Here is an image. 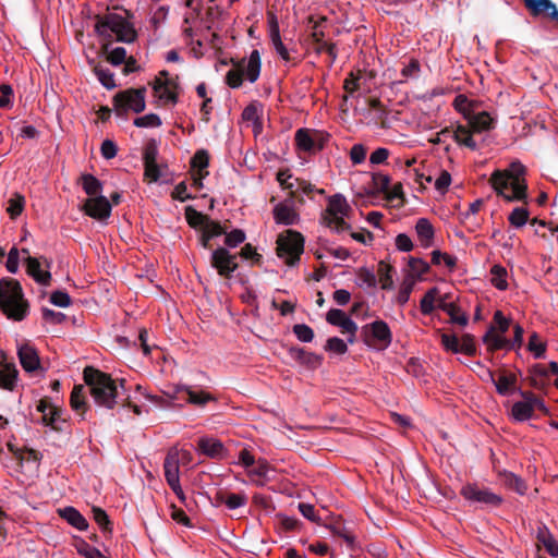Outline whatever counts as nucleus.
<instances>
[{"label": "nucleus", "instance_id": "f257e3e1", "mask_svg": "<svg viewBox=\"0 0 558 558\" xmlns=\"http://www.w3.org/2000/svg\"><path fill=\"white\" fill-rule=\"evenodd\" d=\"M526 168L520 161H512L505 170L492 173L489 183L497 195L507 202H526Z\"/></svg>", "mask_w": 558, "mask_h": 558}, {"label": "nucleus", "instance_id": "f03ea898", "mask_svg": "<svg viewBox=\"0 0 558 558\" xmlns=\"http://www.w3.org/2000/svg\"><path fill=\"white\" fill-rule=\"evenodd\" d=\"M83 378L96 405L112 410L118 404L120 391L114 379L93 366H86Z\"/></svg>", "mask_w": 558, "mask_h": 558}, {"label": "nucleus", "instance_id": "7ed1b4c3", "mask_svg": "<svg viewBox=\"0 0 558 558\" xmlns=\"http://www.w3.org/2000/svg\"><path fill=\"white\" fill-rule=\"evenodd\" d=\"M0 308L12 320H23L29 310L21 283L13 278L0 279Z\"/></svg>", "mask_w": 558, "mask_h": 558}, {"label": "nucleus", "instance_id": "20e7f679", "mask_svg": "<svg viewBox=\"0 0 558 558\" xmlns=\"http://www.w3.org/2000/svg\"><path fill=\"white\" fill-rule=\"evenodd\" d=\"M95 32L104 39L122 43H133L136 37V31L133 25L122 15L117 13H106L98 15L95 24Z\"/></svg>", "mask_w": 558, "mask_h": 558}, {"label": "nucleus", "instance_id": "39448f33", "mask_svg": "<svg viewBox=\"0 0 558 558\" xmlns=\"http://www.w3.org/2000/svg\"><path fill=\"white\" fill-rule=\"evenodd\" d=\"M233 68L226 75V83L231 88H239L245 76L251 83H255L260 74L262 61L257 49L251 51L247 59H231Z\"/></svg>", "mask_w": 558, "mask_h": 558}, {"label": "nucleus", "instance_id": "423d86ee", "mask_svg": "<svg viewBox=\"0 0 558 558\" xmlns=\"http://www.w3.org/2000/svg\"><path fill=\"white\" fill-rule=\"evenodd\" d=\"M352 211L345 197L341 194H335L328 198L325 211L322 214L323 223L336 231L337 233L351 229L344 218L349 217Z\"/></svg>", "mask_w": 558, "mask_h": 558}, {"label": "nucleus", "instance_id": "0eeeda50", "mask_svg": "<svg viewBox=\"0 0 558 558\" xmlns=\"http://www.w3.org/2000/svg\"><path fill=\"white\" fill-rule=\"evenodd\" d=\"M304 236L299 231L286 230L277 239L278 257L288 266H295L304 252Z\"/></svg>", "mask_w": 558, "mask_h": 558}, {"label": "nucleus", "instance_id": "6e6552de", "mask_svg": "<svg viewBox=\"0 0 558 558\" xmlns=\"http://www.w3.org/2000/svg\"><path fill=\"white\" fill-rule=\"evenodd\" d=\"M145 87L121 90L113 97V108L119 116L125 114L129 111L140 113L145 109Z\"/></svg>", "mask_w": 558, "mask_h": 558}, {"label": "nucleus", "instance_id": "1a4fd4ad", "mask_svg": "<svg viewBox=\"0 0 558 558\" xmlns=\"http://www.w3.org/2000/svg\"><path fill=\"white\" fill-rule=\"evenodd\" d=\"M181 454L183 457L187 456L189 453L183 451L181 452L177 448H172L169 450V452L166 456L165 462H163V470H165V477L170 486V488L173 490V493L177 495V497L180 499V501L184 505H186V496L181 487L180 484V459Z\"/></svg>", "mask_w": 558, "mask_h": 558}, {"label": "nucleus", "instance_id": "9d476101", "mask_svg": "<svg viewBox=\"0 0 558 558\" xmlns=\"http://www.w3.org/2000/svg\"><path fill=\"white\" fill-rule=\"evenodd\" d=\"M364 342L377 350L387 349L392 341V333L388 324L384 320H375L363 327Z\"/></svg>", "mask_w": 558, "mask_h": 558}, {"label": "nucleus", "instance_id": "9b49d317", "mask_svg": "<svg viewBox=\"0 0 558 558\" xmlns=\"http://www.w3.org/2000/svg\"><path fill=\"white\" fill-rule=\"evenodd\" d=\"M460 494L469 501L478 502L490 507H499L502 497L488 488L480 487L476 484H466L461 488Z\"/></svg>", "mask_w": 558, "mask_h": 558}, {"label": "nucleus", "instance_id": "f8f14e48", "mask_svg": "<svg viewBox=\"0 0 558 558\" xmlns=\"http://www.w3.org/2000/svg\"><path fill=\"white\" fill-rule=\"evenodd\" d=\"M210 264L217 270L219 276L225 278H230L238 269L236 255L231 254L225 247H218L213 251Z\"/></svg>", "mask_w": 558, "mask_h": 558}, {"label": "nucleus", "instance_id": "ddd939ff", "mask_svg": "<svg viewBox=\"0 0 558 558\" xmlns=\"http://www.w3.org/2000/svg\"><path fill=\"white\" fill-rule=\"evenodd\" d=\"M326 320L328 324L341 328L342 333H348L349 343H353L355 341L357 325L342 310H329L326 315Z\"/></svg>", "mask_w": 558, "mask_h": 558}, {"label": "nucleus", "instance_id": "4468645a", "mask_svg": "<svg viewBox=\"0 0 558 558\" xmlns=\"http://www.w3.org/2000/svg\"><path fill=\"white\" fill-rule=\"evenodd\" d=\"M85 214L92 218L102 220L111 214V204L105 196L89 197L84 204Z\"/></svg>", "mask_w": 558, "mask_h": 558}, {"label": "nucleus", "instance_id": "2eb2a0df", "mask_svg": "<svg viewBox=\"0 0 558 558\" xmlns=\"http://www.w3.org/2000/svg\"><path fill=\"white\" fill-rule=\"evenodd\" d=\"M268 27H269V37L270 41L277 52V54L284 60L286 62H290L291 56L281 40L279 23L277 16L275 14L268 15Z\"/></svg>", "mask_w": 558, "mask_h": 558}, {"label": "nucleus", "instance_id": "dca6fc26", "mask_svg": "<svg viewBox=\"0 0 558 558\" xmlns=\"http://www.w3.org/2000/svg\"><path fill=\"white\" fill-rule=\"evenodd\" d=\"M17 355L23 369L33 373L40 368V359L34 347L24 343L19 347Z\"/></svg>", "mask_w": 558, "mask_h": 558}, {"label": "nucleus", "instance_id": "f3484780", "mask_svg": "<svg viewBox=\"0 0 558 558\" xmlns=\"http://www.w3.org/2000/svg\"><path fill=\"white\" fill-rule=\"evenodd\" d=\"M153 89L160 100L171 104L178 102L177 84L171 78L163 81L160 76L156 77Z\"/></svg>", "mask_w": 558, "mask_h": 558}, {"label": "nucleus", "instance_id": "a211bd4d", "mask_svg": "<svg viewBox=\"0 0 558 558\" xmlns=\"http://www.w3.org/2000/svg\"><path fill=\"white\" fill-rule=\"evenodd\" d=\"M181 392H184L187 396V403L196 407H204L207 402L216 400L210 393L204 390L196 391L191 386L185 385H178L174 387V396L171 397V400L178 398L177 395Z\"/></svg>", "mask_w": 558, "mask_h": 558}, {"label": "nucleus", "instance_id": "6ab92c4d", "mask_svg": "<svg viewBox=\"0 0 558 558\" xmlns=\"http://www.w3.org/2000/svg\"><path fill=\"white\" fill-rule=\"evenodd\" d=\"M289 356L310 369L318 368L323 362L322 355L298 347H292L289 349Z\"/></svg>", "mask_w": 558, "mask_h": 558}, {"label": "nucleus", "instance_id": "aec40b11", "mask_svg": "<svg viewBox=\"0 0 558 558\" xmlns=\"http://www.w3.org/2000/svg\"><path fill=\"white\" fill-rule=\"evenodd\" d=\"M37 411L41 413V422L56 430H61L59 425L61 410L52 405L47 399H43L37 404Z\"/></svg>", "mask_w": 558, "mask_h": 558}, {"label": "nucleus", "instance_id": "412c9836", "mask_svg": "<svg viewBox=\"0 0 558 558\" xmlns=\"http://www.w3.org/2000/svg\"><path fill=\"white\" fill-rule=\"evenodd\" d=\"M272 214L274 219L278 225L293 226L298 225L300 221L299 214L293 208L292 204H288L287 202L277 204L274 207Z\"/></svg>", "mask_w": 558, "mask_h": 558}, {"label": "nucleus", "instance_id": "4be33fe9", "mask_svg": "<svg viewBox=\"0 0 558 558\" xmlns=\"http://www.w3.org/2000/svg\"><path fill=\"white\" fill-rule=\"evenodd\" d=\"M520 395L522 396V401H517L513 403L511 409V415L513 420L518 422H524L532 418L534 410L531 401L530 391L520 390Z\"/></svg>", "mask_w": 558, "mask_h": 558}, {"label": "nucleus", "instance_id": "5701e85b", "mask_svg": "<svg viewBox=\"0 0 558 558\" xmlns=\"http://www.w3.org/2000/svg\"><path fill=\"white\" fill-rule=\"evenodd\" d=\"M197 447L202 453L213 459H223L227 453L223 444L216 438L203 437Z\"/></svg>", "mask_w": 558, "mask_h": 558}, {"label": "nucleus", "instance_id": "b1692460", "mask_svg": "<svg viewBox=\"0 0 558 558\" xmlns=\"http://www.w3.org/2000/svg\"><path fill=\"white\" fill-rule=\"evenodd\" d=\"M466 120L468 125L475 133L487 132L495 128V118H493L487 111L472 113Z\"/></svg>", "mask_w": 558, "mask_h": 558}, {"label": "nucleus", "instance_id": "393cba45", "mask_svg": "<svg viewBox=\"0 0 558 558\" xmlns=\"http://www.w3.org/2000/svg\"><path fill=\"white\" fill-rule=\"evenodd\" d=\"M525 7L533 16L546 15L558 21V10L550 0H531Z\"/></svg>", "mask_w": 558, "mask_h": 558}, {"label": "nucleus", "instance_id": "a878e982", "mask_svg": "<svg viewBox=\"0 0 558 558\" xmlns=\"http://www.w3.org/2000/svg\"><path fill=\"white\" fill-rule=\"evenodd\" d=\"M70 404L72 410L84 418L85 413L89 409L86 400V388L84 385H75L70 396Z\"/></svg>", "mask_w": 558, "mask_h": 558}, {"label": "nucleus", "instance_id": "bb28decb", "mask_svg": "<svg viewBox=\"0 0 558 558\" xmlns=\"http://www.w3.org/2000/svg\"><path fill=\"white\" fill-rule=\"evenodd\" d=\"M27 274L39 284L49 286L51 274L49 270H41L40 263L36 257L25 258Z\"/></svg>", "mask_w": 558, "mask_h": 558}, {"label": "nucleus", "instance_id": "cd10ccee", "mask_svg": "<svg viewBox=\"0 0 558 558\" xmlns=\"http://www.w3.org/2000/svg\"><path fill=\"white\" fill-rule=\"evenodd\" d=\"M216 500L220 504L226 505L229 510H235L238 508L246 506L248 498L245 493H231V492H218Z\"/></svg>", "mask_w": 558, "mask_h": 558}, {"label": "nucleus", "instance_id": "c85d7f7f", "mask_svg": "<svg viewBox=\"0 0 558 558\" xmlns=\"http://www.w3.org/2000/svg\"><path fill=\"white\" fill-rule=\"evenodd\" d=\"M474 133L475 132H473L469 125L459 124L452 132V138L460 146H464L471 150H477L478 145L473 138Z\"/></svg>", "mask_w": 558, "mask_h": 558}, {"label": "nucleus", "instance_id": "c756f323", "mask_svg": "<svg viewBox=\"0 0 558 558\" xmlns=\"http://www.w3.org/2000/svg\"><path fill=\"white\" fill-rule=\"evenodd\" d=\"M437 307L450 316V320L460 326H465L469 322L468 315L453 302H446L439 299Z\"/></svg>", "mask_w": 558, "mask_h": 558}, {"label": "nucleus", "instance_id": "7c9ffc66", "mask_svg": "<svg viewBox=\"0 0 558 558\" xmlns=\"http://www.w3.org/2000/svg\"><path fill=\"white\" fill-rule=\"evenodd\" d=\"M415 231L417 234V239L421 243V246H423L424 248L432 246L435 231L434 227L432 226L428 219L420 218L416 221Z\"/></svg>", "mask_w": 558, "mask_h": 558}, {"label": "nucleus", "instance_id": "2f4dec72", "mask_svg": "<svg viewBox=\"0 0 558 558\" xmlns=\"http://www.w3.org/2000/svg\"><path fill=\"white\" fill-rule=\"evenodd\" d=\"M19 372L14 363L1 362L0 387L12 391L16 385Z\"/></svg>", "mask_w": 558, "mask_h": 558}, {"label": "nucleus", "instance_id": "473e14b6", "mask_svg": "<svg viewBox=\"0 0 558 558\" xmlns=\"http://www.w3.org/2000/svg\"><path fill=\"white\" fill-rule=\"evenodd\" d=\"M223 233H226V231H225V229L222 228V226L218 221H215V220L208 221L207 225H205V227L203 228V231H202L201 245L204 248H209L210 247V240L213 238L219 236V235H221Z\"/></svg>", "mask_w": 558, "mask_h": 558}, {"label": "nucleus", "instance_id": "72a5a7b5", "mask_svg": "<svg viewBox=\"0 0 558 558\" xmlns=\"http://www.w3.org/2000/svg\"><path fill=\"white\" fill-rule=\"evenodd\" d=\"M60 515L66 520L72 526L80 531H84L88 527L86 519L73 507H65L60 510Z\"/></svg>", "mask_w": 558, "mask_h": 558}, {"label": "nucleus", "instance_id": "f704fd0d", "mask_svg": "<svg viewBox=\"0 0 558 558\" xmlns=\"http://www.w3.org/2000/svg\"><path fill=\"white\" fill-rule=\"evenodd\" d=\"M294 141L300 150L313 151L316 149V138L308 129H299L295 132Z\"/></svg>", "mask_w": 558, "mask_h": 558}, {"label": "nucleus", "instance_id": "c9c22d12", "mask_svg": "<svg viewBox=\"0 0 558 558\" xmlns=\"http://www.w3.org/2000/svg\"><path fill=\"white\" fill-rule=\"evenodd\" d=\"M537 541L551 557H558V542L554 538L546 526L539 527L537 532Z\"/></svg>", "mask_w": 558, "mask_h": 558}, {"label": "nucleus", "instance_id": "e433bc0d", "mask_svg": "<svg viewBox=\"0 0 558 558\" xmlns=\"http://www.w3.org/2000/svg\"><path fill=\"white\" fill-rule=\"evenodd\" d=\"M192 173L208 172L209 154L206 149H198L191 159Z\"/></svg>", "mask_w": 558, "mask_h": 558}, {"label": "nucleus", "instance_id": "4c0bfd02", "mask_svg": "<svg viewBox=\"0 0 558 558\" xmlns=\"http://www.w3.org/2000/svg\"><path fill=\"white\" fill-rule=\"evenodd\" d=\"M81 181L83 190L90 197H97L102 190V183L93 174H83Z\"/></svg>", "mask_w": 558, "mask_h": 558}, {"label": "nucleus", "instance_id": "58836bf2", "mask_svg": "<svg viewBox=\"0 0 558 558\" xmlns=\"http://www.w3.org/2000/svg\"><path fill=\"white\" fill-rule=\"evenodd\" d=\"M502 482L505 486L514 490L519 495H524L527 490L525 482L512 472H505L502 474Z\"/></svg>", "mask_w": 558, "mask_h": 558}, {"label": "nucleus", "instance_id": "ea45409f", "mask_svg": "<svg viewBox=\"0 0 558 558\" xmlns=\"http://www.w3.org/2000/svg\"><path fill=\"white\" fill-rule=\"evenodd\" d=\"M94 73L97 76L98 81L101 83V85L107 89H112L117 86L114 81V74L108 68L101 64H97L94 68Z\"/></svg>", "mask_w": 558, "mask_h": 558}, {"label": "nucleus", "instance_id": "a19ab883", "mask_svg": "<svg viewBox=\"0 0 558 558\" xmlns=\"http://www.w3.org/2000/svg\"><path fill=\"white\" fill-rule=\"evenodd\" d=\"M25 197L20 193H14L8 201L7 213L11 219L17 218L24 210Z\"/></svg>", "mask_w": 558, "mask_h": 558}, {"label": "nucleus", "instance_id": "79ce46f5", "mask_svg": "<svg viewBox=\"0 0 558 558\" xmlns=\"http://www.w3.org/2000/svg\"><path fill=\"white\" fill-rule=\"evenodd\" d=\"M490 282L498 290H506L508 288L507 270L500 265H494L490 269Z\"/></svg>", "mask_w": 558, "mask_h": 558}, {"label": "nucleus", "instance_id": "37998d69", "mask_svg": "<svg viewBox=\"0 0 558 558\" xmlns=\"http://www.w3.org/2000/svg\"><path fill=\"white\" fill-rule=\"evenodd\" d=\"M185 218H186L187 223L192 228H197V227L204 228L205 225H207V222L211 220L208 216L202 214L201 211H197L196 209H194L191 206L185 208Z\"/></svg>", "mask_w": 558, "mask_h": 558}, {"label": "nucleus", "instance_id": "c03bdc74", "mask_svg": "<svg viewBox=\"0 0 558 558\" xmlns=\"http://www.w3.org/2000/svg\"><path fill=\"white\" fill-rule=\"evenodd\" d=\"M395 269L392 266L384 263V262H380L378 264V277H379V282L381 284V289L384 290H388V289H391L392 286H393V279H392V274H393Z\"/></svg>", "mask_w": 558, "mask_h": 558}, {"label": "nucleus", "instance_id": "a18cd8bd", "mask_svg": "<svg viewBox=\"0 0 558 558\" xmlns=\"http://www.w3.org/2000/svg\"><path fill=\"white\" fill-rule=\"evenodd\" d=\"M438 293L439 291L437 288H432L422 298L420 302V308L424 315H429L435 310V302Z\"/></svg>", "mask_w": 558, "mask_h": 558}, {"label": "nucleus", "instance_id": "49530a36", "mask_svg": "<svg viewBox=\"0 0 558 558\" xmlns=\"http://www.w3.org/2000/svg\"><path fill=\"white\" fill-rule=\"evenodd\" d=\"M452 106L458 112L463 114L465 119L473 113L474 104L464 94L456 96Z\"/></svg>", "mask_w": 558, "mask_h": 558}, {"label": "nucleus", "instance_id": "de8ad7c7", "mask_svg": "<svg viewBox=\"0 0 558 558\" xmlns=\"http://www.w3.org/2000/svg\"><path fill=\"white\" fill-rule=\"evenodd\" d=\"M529 217L530 213L526 208L517 207L510 213L508 220L511 226L521 228L527 222Z\"/></svg>", "mask_w": 558, "mask_h": 558}, {"label": "nucleus", "instance_id": "09e8293b", "mask_svg": "<svg viewBox=\"0 0 558 558\" xmlns=\"http://www.w3.org/2000/svg\"><path fill=\"white\" fill-rule=\"evenodd\" d=\"M515 383L517 377L514 375H501L498 380L495 381L496 390L499 395L507 396Z\"/></svg>", "mask_w": 558, "mask_h": 558}, {"label": "nucleus", "instance_id": "8fccbe9b", "mask_svg": "<svg viewBox=\"0 0 558 558\" xmlns=\"http://www.w3.org/2000/svg\"><path fill=\"white\" fill-rule=\"evenodd\" d=\"M527 348L533 353L535 359L544 357L546 344L539 340V337L536 332H533L530 336Z\"/></svg>", "mask_w": 558, "mask_h": 558}, {"label": "nucleus", "instance_id": "3c124183", "mask_svg": "<svg viewBox=\"0 0 558 558\" xmlns=\"http://www.w3.org/2000/svg\"><path fill=\"white\" fill-rule=\"evenodd\" d=\"M133 123L137 128H158L161 125V119L156 113H148L134 119Z\"/></svg>", "mask_w": 558, "mask_h": 558}, {"label": "nucleus", "instance_id": "603ef678", "mask_svg": "<svg viewBox=\"0 0 558 558\" xmlns=\"http://www.w3.org/2000/svg\"><path fill=\"white\" fill-rule=\"evenodd\" d=\"M372 185L377 193L386 194L390 185V177L380 172L372 175Z\"/></svg>", "mask_w": 558, "mask_h": 558}, {"label": "nucleus", "instance_id": "864d4df0", "mask_svg": "<svg viewBox=\"0 0 558 558\" xmlns=\"http://www.w3.org/2000/svg\"><path fill=\"white\" fill-rule=\"evenodd\" d=\"M483 341L492 349L499 350L506 344V339L501 335H497L492 328L483 338Z\"/></svg>", "mask_w": 558, "mask_h": 558}, {"label": "nucleus", "instance_id": "5fc2aeb1", "mask_svg": "<svg viewBox=\"0 0 558 558\" xmlns=\"http://www.w3.org/2000/svg\"><path fill=\"white\" fill-rule=\"evenodd\" d=\"M293 333L302 342H312L314 339L313 329L306 324H296L293 326Z\"/></svg>", "mask_w": 558, "mask_h": 558}, {"label": "nucleus", "instance_id": "6e6d98bb", "mask_svg": "<svg viewBox=\"0 0 558 558\" xmlns=\"http://www.w3.org/2000/svg\"><path fill=\"white\" fill-rule=\"evenodd\" d=\"M413 287H414L413 279H410V278L404 279V281L402 282V284L399 289L398 295H397V302L400 305H404L405 303H408V301L410 299V294L413 290Z\"/></svg>", "mask_w": 558, "mask_h": 558}, {"label": "nucleus", "instance_id": "4d7b16f0", "mask_svg": "<svg viewBox=\"0 0 558 558\" xmlns=\"http://www.w3.org/2000/svg\"><path fill=\"white\" fill-rule=\"evenodd\" d=\"M325 350L341 355L348 351V345L342 339L331 337L327 340Z\"/></svg>", "mask_w": 558, "mask_h": 558}, {"label": "nucleus", "instance_id": "13d9d810", "mask_svg": "<svg viewBox=\"0 0 558 558\" xmlns=\"http://www.w3.org/2000/svg\"><path fill=\"white\" fill-rule=\"evenodd\" d=\"M225 244L229 247H236L246 239L245 232L241 229H234L229 233H225Z\"/></svg>", "mask_w": 558, "mask_h": 558}, {"label": "nucleus", "instance_id": "bf43d9fd", "mask_svg": "<svg viewBox=\"0 0 558 558\" xmlns=\"http://www.w3.org/2000/svg\"><path fill=\"white\" fill-rule=\"evenodd\" d=\"M314 50L316 53L326 52L329 56V58H330L329 66H332V64L335 63V61L338 57L337 46L333 43L324 41V43H322V45L315 46Z\"/></svg>", "mask_w": 558, "mask_h": 558}, {"label": "nucleus", "instance_id": "052dcab7", "mask_svg": "<svg viewBox=\"0 0 558 558\" xmlns=\"http://www.w3.org/2000/svg\"><path fill=\"white\" fill-rule=\"evenodd\" d=\"M93 515H94V520L96 521V523L100 526V529L104 532L111 531V527H110L111 523H110V520L105 510H102L101 508L94 507Z\"/></svg>", "mask_w": 558, "mask_h": 558}, {"label": "nucleus", "instance_id": "680f3d73", "mask_svg": "<svg viewBox=\"0 0 558 558\" xmlns=\"http://www.w3.org/2000/svg\"><path fill=\"white\" fill-rule=\"evenodd\" d=\"M357 279L360 281V286H366L368 288H374L377 283L375 274L367 268H361L359 270Z\"/></svg>", "mask_w": 558, "mask_h": 558}, {"label": "nucleus", "instance_id": "e2e57ef3", "mask_svg": "<svg viewBox=\"0 0 558 558\" xmlns=\"http://www.w3.org/2000/svg\"><path fill=\"white\" fill-rule=\"evenodd\" d=\"M409 267L417 277H421L429 270V265L425 260L416 257L410 258Z\"/></svg>", "mask_w": 558, "mask_h": 558}, {"label": "nucleus", "instance_id": "0e129e2a", "mask_svg": "<svg viewBox=\"0 0 558 558\" xmlns=\"http://www.w3.org/2000/svg\"><path fill=\"white\" fill-rule=\"evenodd\" d=\"M366 158V148L362 144H354L350 149V159L353 165L362 163Z\"/></svg>", "mask_w": 558, "mask_h": 558}, {"label": "nucleus", "instance_id": "69168bd1", "mask_svg": "<svg viewBox=\"0 0 558 558\" xmlns=\"http://www.w3.org/2000/svg\"><path fill=\"white\" fill-rule=\"evenodd\" d=\"M20 252L16 247H12L9 251L5 267L9 272L16 274L19 270Z\"/></svg>", "mask_w": 558, "mask_h": 558}, {"label": "nucleus", "instance_id": "338daca9", "mask_svg": "<svg viewBox=\"0 0 558 558\" xmlns=\"http://www.w3.org/2000/svg\"><path fill=\"white\" fill-rule=\"evenodd\" d=\"M50 302L56 306L68 307L71 305V298L66 292L58 290L51 293Z\"/></svg>", "mask_w": 558, "mask_h": 558}, {"label": "nucleus", "instance_id": "774afa93", "mask_svg": "<svg viewBox=\"0 0 558 558\" xmlns=\"http://www.w3.org/2000/svg\"><path fill=\"white\" fill-rule=\"evenodd\" d=\"M476 348L474 343V339L471 335H464L459 341V352H462L466 355L475 354Z\"/></svg>", "mask_w": 558, "mask_h": 558}]
</instances>
